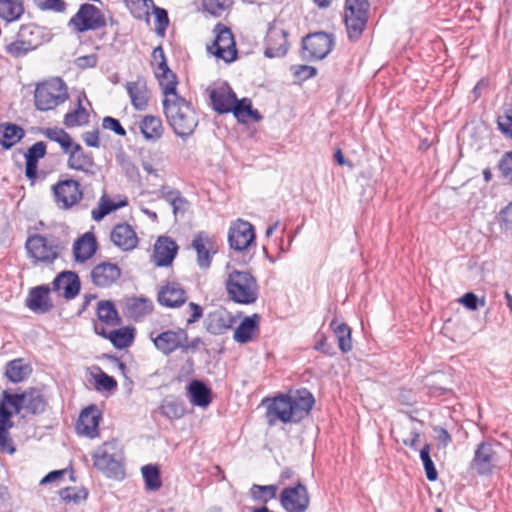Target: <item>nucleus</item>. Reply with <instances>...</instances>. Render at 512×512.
I'll list each match as a JSON object with an SVG mask.
<instances>
[{
    "label": "nucleus",
    "instance_id": "obj_7",
    "mask_svg": "<svg viewBox=\"0 0 512 512\" xmlns=\"http://www.w3.org/2000/svg\"><path fill=\"white\" fill-rule=\"evenodd\" d=\"M497 441H482L475 450L470 462V469L479 476H489L498 467L499 454L497 448L500 447Z\"/></svg>",
    "mask_w": 512,
    "mask_h": 512
},
{
    "label": "nucleus",
    "instance_id": "obj_17",
    "mask_svg": "<svg viewBox=\"0 0 512 512\" xmlns=\"http://www.w3.org/2000/svg\"><path fill=\"white\" fill-rule=\"evenodd\" d=\"M254 240L255 230L250 222L238 219L231 224L228 232V242L231 249L239 252L244 251Z\"/></svg>",
    "mask_w": 512,
    "mask_h": 512
},
{
    "label": "nucleus",
    "instance_id": "obj_24",
    "mask_svg": "<svg viewBox=\"0 0 512 512\" xmlns=\"http://www.w3.org/2000/svg\"><path fill=\"white\" fill-rule=\"evenodd\" d=\"M125 88L133 108L137 111L146 110L150 101V92L145 78L138 76L135 81L127 82Z\"/></svg>",
    "mask_w": 512,
    "mask_h": 512
},
{
    "label": "nucleus",
    "instance_id": "obj_61",
    "mask_svg": "<svg viewBox=\"0 0 512 512\" xmlns=\"http://www.w3.org/2000/svg\"><path fill=\"white\" fill-rule=\"evenodd\" d=\"M154 63V70H163V73H167V71H169V66L167 64L164 49L162 48L161 45L154 48L152 52V64Z\"/></svg>",
    "mask_w": 512,
    "mask_h": 512
},
{
    "label": "nucleus",
    "instance_id": "obj_8",
    "mask_svg": "<svg viewBox=\"0 0 512 512\" xmlns=\"http://www.w3.org/2000/svg\"><path fill=\"white\" fill-rule=\"evenodd\" d=\"M368 0H346L345 3V25L348 38L357 41L368 21Z\"/></svg>",
    "mask_w": 512,
    "mask_h": 512
},
{
    "label": "nucleus",
    "instance_id": "obj_16",
    "mask_svg": "<svg viewBox=\"0 0 512 512\" xmlns=\"http://www.w3.org/2000/svg\"><path fill=\"white\" fill-rule=\"evenodd\" d=\"M262 404L267 408L266 417L269 425H273L277 420L285 424L293 423L289 394H279L273 399L265 398Z\"/></svg>",
    "mask_w": 512,
    "mask_h": 512
},
{
    "label": "nucleus",
    "instance_id": "obj_37",
    "mask_svg": "<svg viewBox=\"0 0 512 512\" xmlns=\"http://www.w3.org/2000/svg\"><path fill=\"white\" fill-rule=\"evenodd\" d=\"M25 136L24 129L14 123L0 124V144L4 149H10Z\"/></svg>",
    "mask_w": 512,
    "mask_h": 512
},
{
    "label": "nucleus",
    "instance_id": "obj_34",
    "mask_svg": "<svg viewBox=\"0 0 512 512\" xmlns=\"http://www.w3.org/2000/svg\"><path fill=\"white\" fill-rule=\"evenodd\" d=\"M153 311V303L148 298L132 297L126 301V315L134 321L142 320Z\"/></svg>",
    "mask_w": 512,
    "mask_h": 512
},
{
    "label": "nucleus",
    "instance_id": "obj_47",
    "mask_svg": "<svg viewBox=\"0 0 512 512\" xmlns=\"http://www.w3.org/2000/svg\"><path fill=\"white\" fill-rule=\"evenodd\" d=\"M141 473L147 490L156 491L162 486L161 473L156 465H144Z\"/></svg>",
    "mask_w": 512,
    "mask_h": 512
},
{
    "label": "nucleus",
    "instance_id": "obj_57",
    "mask_svg": "<svg viewBox=\"0 0 512 512\" xmlns=\"http://www.w3.org/2000/svg\"><path fill=\"white\" fill-rule=\"evenodd\" d=\"M34 4L41 11H53L62 13L66 10V2L64 0H33Z\"/></svg>",
    "mask_w": 512,
    "mask_h": 512
},
{
    "label": "nucleus",
    "instance_id": "obj_46",
    "mask_svg": "<svg viewBox=\"0 0 512 512\" xmlns=\"http://www.w3.org/2000/svg\"><path fill=\"white\" fill-rule=\"evenodd\" d=\"M108 338L115 348H127L134 340V329L130 327H122L113 330L110 332Z\"/></svg>",
    "mask_w": 512,
    "mask_h": 512
},
{
    "label": "nucleus",
    "instance_id": "obj_14",
    "mask_svg": "<svg viewBox=\"0 0 512 512\" xmlns=\"http://www.w3.org/2000/svg\"><path fill=\"white\" fill-rule=\"evenodd\" d=\"M150 339L158 351L165 356H169L177 350L182 352V347L187 339V330L177 328L168 329L157 334L151 332Z\"/></svg>",
    "mask_w": 512,
    "mask_h": 512
},
{
    "label": "nucleus",
    "instance_id": "obj_59",
    "mask_svg": "<svg viewBox=\"0 0 512 512\" xmlns=\"http://www.w3.org/2000/svg\"><path fill=\"white\" fill-rule=\"evenodd\" d=\"M46 143L43 141L36 142L32 146H30L25 153V160L38 162L39 159L45 157L46 155Z\"/></svg>",
    "mask_w": 512,
    "mask_h": 512
},
{
    "label": "nucleus",
    "instance_id": "obj_28",
    "mask_svg": "<svg viewBox=\"0 0 512 512\" xmlns=\"http://www.w3.org/2000/svg\"><path fill=\"white\" fill-rule=\"evenodd\" d=\"M192 247L197 253V264L202 269H207L211 265V250L214 247V240L206 232L200 231L192 240Z\"/></svg>",
    "mask_w": 512,
    "mask_h": 512
},
{
    "label": "nucleus",
    "instance_id": "obj_60",
    "mask_svg": "<svg viewBox=\"0 0 512 512\" xmlns=\"http://www.w3.org/2000/svg\"><path fill=\"white\" fill-rule=\"evenodd\" d=\"M498 169L504 179L512 181V151L502 155L498 162Z\"/></svg>",
    "mask_w": 512,
    "mask_h": 512
},
{
    "label": "nucleus",
    "instance_id": "obj_10",
    "mask_svg": "<svg viewBox=\"0 0 512 512\" xmlns=\"http://www.w3.org/2000/svg\"><path fill=\"white\" fill-rule=\"evenodd\" d=\"M68 26L72 27L77 33L94 31L106 26V18L95 5L83 3L77 13L68 21Z\"/></svg>",
    "mask_w": 512,
    "mask_h": 512
},
{
    "label": "nucleus",
    "instance_id": "obj_12",
    "mask_svg": "<svg viewBox=\"0 0 512 512\" xmlns=\"http://www.w3.org/2000/svg\"><path fill=\"white\" fill-rule=\"evenodd\" d=\"M215 39L207 49L219 59L229 63L236 59L237 49L233 33L230 28L218 23L214 28Z\"/></svg>",
    "mask_w": 512,
    "mask_h": 512
},
{
    "label": "nucleus",
    "instance_id": "obj_52",
    "mask_svg": "<svg viewBox=\"0 0 512 512\" xmlns=\"http://www.w3.org/2000/svg\"><path fill=\"white\" fill-rule=\"evenodd\" d=\"M59 496L66 503L79 504L86 500L88 491L85 488L66 487L59 491Z\"/></svg>",
    "mask_w": 512,
    "mask_h": 512
},
{
    "label": "nucleus",
    "instance_id": "obj_31",
    "mask_svg": "<svg viewBox=\"0 0 512 512\" xmlns=\"http://www.w3.org/2000/svg\"><path fill=\"white\" fill-rule=\"evenodd\" d=\"M234 317L224 308L210 312L206 319V329L212 335H221L233 326Z\"/></svg>",
    "mask_w": 512,
    "mask_h": 512
},
{
    "label": "nucleus",
    "instance_id": "obj_53",
    "mask_svg": "<svg viewBox=\"0 0 512 512\" xmlns=\"http://www.w3.org/2000/svg\"><path fill=\"white\" fill-rule=\"evenodd\" d=\"M430 444H425L420 450V459L422 461L426 477L429 481H435L438 478V472L430 456Z\"/></svg>",
    "mask_w": 512,
    "mask_h": 512
},
{
    "label": "nucleus",
    "instance_id": "obj_43",
    "mask_svg": "<svg viewBox=\"0 0 512 512\" xmlns=\"http://www.w3.org/2000/svg\"><path fill=\"white\" fill-rule=\"evenodd\" d=\"M98 319L109 326L120 325L121 318L115 308V305L110 300H101L97 304Z\"/></svg>",
    "mask_w": 512,
    "mask_h": 512
},
{
    "label": "nucleus",
    "instance_id": "obj_38",
    "mask_svg": "<svg viewBox=\"0 0 512 512\" xmlns=\"http://www.w3.org/2000/svg\"><path fill=\"white\" fill-rule=\"evenodd\" d=\"M32 372L30 364L23 358L11 360L6 365L5 376L12 383H20L27 379Z\"/></svg>",
    "mask_w": 512,
    "mask_h": 512
},
{
    "label": "nucleus",
    "instance_id": "obj_36",
    "mask_svg": "<svg viewBox=\"0 0 512 512\" xmlns=\"http://www.w3.org/2000/svg\"><path fill=\"white\" fill-rule=\"evenodd\" d=\"M190 402L198 407H206L211 403V390L201 380L194 379L188 384Z\"/></svg>",
    "mask_w": 512,
    "mask_h": 512
},
{
    "label": "nucleus",
    "instance_id": "obj_22",
    "mask_svg": "<svg viewBox=\"0 0 512 512\" xmlns=\"http://www.w3.org/2000/svg\"><path fill=\"white\" fill-rule=\"evenodd\" d=\"M101 417V413L96 405H90L84 408L76 423L77 433L89 438L97 437Z\"/></svg>",
    "mask_w": 512,
    "mask_h": 512
},
{
    "label": "nucleus",
    "instance_id": "obj_45",
    "mask_svg": "<svg viewBox=\"0 0 512 512\" xmlns=\"http://www.w3.org/2000/svg\"><path fill=\"white\" fill-rule=\"evenodd\" d=\"M24 13V7L20 0H0V18L13 22Z\"/></svg>",
    "mask_w": 512,
    "mask_h": 512
},
{
    "label": "nucleus",
    "instance_id": "obj_63",
    "mask_svg": "<svg viewBox=\"0 0 512 512\" xmlns=\"http://www.w3.org/2000/svg\"><path fill=\"white\" fill-rule=\"evenodd\" d=\"M296 78L305 81L317 74V69L309 65H294L291 67Z\"/></svg>",
    "mask_w": 512,
    "mask_h": 512
},
{
    "label": "nucleus",
    "instance_id": "obj_30",
    "mask_svg": "<svg viewBox=\"0 0 512 512\" xmlns=\"http://www.w3.org/2000/svg\"><path fill=\"white\" fill-rule=\"evenodd\" d=\"M13 412L0 404V452L13 454L16 451L9 430L14 426Z\"/></svg>",
    "mask_w": 512,
    "mask_h": 512
},
{
    "label": "nucleus",
    "instance_id": "obj_48",
    "mask_svg": "<svg viewBox=\"0 0 512 512\" xmlns=\"http://www.w3.org/2000/svg\"><path fill=\"white\" fill-rule=\"evenodd\" d=\"M150 5L153 7V13L155 16V32L159 37H164L166 34V29L169 25L168 12L164 8L155 6L154 3H148L146 8H148ZM141 7L142 5L136 7L137 13L140 12L142 14ZM143 8L145 7L143 6Z\"/></svg>",
    "mask_w": 512,
    "mask_h": 512
},
{
    "label": "nucleus",
    "instance_id": "obj_41",
    "mask_svg": "<svg viewBox=\"0 0 512 512\" xmlns=\"http://www.w3.org/2000/svg\"><path fill=\"white\" fill-rule=\"evenodd\" d=\"M140 130L146 140L157 141L163 135L162 121L157 116L145 115L140 122Z\"/></svg>",
    "mask_w": 512,
    "mask_h": 512
},
{
    "label": "nucleus",
    "instance_id": "obj_15",
    "mask_svg": "<svg viewBox=\"0 0 512 512\" xmlns=\"http://www.w3.org/2000/svg\"><path fill=\"white\" fill-rule=\"evenodd\" d=\"M280 504L286 512H305L310 504L306 486L298 482L293 487L284 488L280 494Z\"/></svg>",
    "mask_w": 512,
    "mask_h": 512
},
{
    "label": "nucleus",
    "instance_id": "obj_20",
    "mask_svg": "<svg viewBox=\"0 0 512 512\" xmlns=\"http://www.w3.org/2000/svg\"><path fill=\"white\" fill-rule=\"evenodd\" d=\"M122 275L120 267L108 261L101 262L91 270V282L98 288H108L116 283Z\"/></svg>",
    "mask_w": 512,
    "mask_h": 512
},
{
    "label": "nucleus",
    "instance_id": "obj_13",
    "mask_svg": "<svg viewBox=\"0 0 512 512\" xmlns=\"http://www.w3.org/2000/svg\"><path fill=\"white\" fill-rule=\"evenodd\" d=\"M52 192L57 207L62 210L72 208L83 198L81 185L74 179L59 180L52 186Z\"/></svg>",
    "mask_w": 512,
    "mask_h": 512
},
{
    "label": "nucleus",
    "instance_id": "obj_49",
    "mask_svg": "<svg viewBox=\"0 0 512 512\" xmlns=\"http://www.w3.org/2000/svg\"><path fill=\"white\" fill-rule=\"evenodd\" d=\"M89 122V114L82 106L81 101H78L77 108L68 112L64 116V125L68 128L85 125Z\"/></svg>",
    "mask_w": 512,
    "mask_h": 512
},
{
    "label": "nucleus",
    "instance_id": "obj_64",
    "mask_svg": "<svg viewBox=\"0 0 512 512\" xmlns=\"http://www.w3.org/2000/svg\"><path fill=\"white\" fill-rule=\"evenodd\" d=\"M459 302L469 310H477L479 305H484V299L479 300L478 296L473 292L465 293L460 299Z\"/></svg>",
    "mask_w": 512,
    "mask_h": 512
},
{
    "label": "nucleus",
    "instance_id": "obj_58",
    "mask_svg": "<svg viewBox=\"0 0 512 512\" xmlns=\"http://www.w3.org/2000/svg\"><path fill=\"white\" fill-rule=\"evenodd\" d=\"M316 351H319L327 356H334L336 351L332 344L327 342V337L321 331L315 334V344L313 347Z\"/></svg>",
    "mask_w": 512,
    "mask_h": 512
},
{
    "label": "nucleus",
    "instance_id": "obj_19",
    "mask_svg": "<svg viewBox=\"0 0 512 512\" xmlns=\"http://www.w3.org/2000/svg\"><path fill=\"white\" fill-rule=\"evenodd\" d=\"M177 243L169 236H159L153 248L152 259L157 267L171 266L177 253Z\"/></svg>",
    "mask_w": 512,
    "mask_h": 512
},
{
    "label": "nucleus",
    "instance_id": "obj_56",
    "mask_svg": "<svg viewBox=\"0 0 512 512\" xmlns=\"http://www.w3.org/2000/svg\"><path fill=\"white\" fill-rule=\"evenodd\" d=\"M231 0H203V8L209 14L219 17L229 8Z\"/></svg>",
    "mask_w": 512,
    "mask_h": 512
},
{
    "label": "nucleus",
    "instance_id": "obj_6",
    "mask_svg": "<svg viewBox=\"0 0 512 512\" xmlns=\"http://www.w3.org/2000/svg\"><path fill=\"white\" fill-rule=\"evenodd\" d=\"M68 98L67 87L62 79L54 78L37 85L34 94L35 106L40 111H48Z\"/></svg>",
    "mask_w": 512,
    "mask_h": 512
},
{
    "label": "nucleus",
    "instance_id": "obj_9",
    "mask_svg": "<svg viewBox=\"0 0 512 512\" xmlns=\"http://www.w3.org/2000/svg\"><path fill=\"white\" fill-rule=\"evenodd\" d=\"M25 247L29 257L46 264L53 263L62 250L58 239H49L40 234L29 236Z\"/></svg>",
    "mask_w": 512,
    "mask_h": 512
},
{
    "label": "nucleus",
    "instance_id": "obj_55",
    "mask_svg": "<svg viewBox=\"0 0 512 512\" xmlns=\"http://www.w3.org/2000/svg\"><path fill=\"white\" fill-rule=\"evenodd\" d=\"M95 389L97 391H114L117 389V381L114 377L100 371L95 375Z\"/></svg>",
    "mask_w": 512,
    "mask_h": 512
},
{
    "label": "nucleus",
    "instance_id": "obj_21",
    "mask_svg": "<svg viewBox=\"0 0 512 512\" xmlns=\"http://www.w3.org/2000/svg\"><path fill=\"white\" fill-rule=\"evenodd\" d=\"M293 423H299L306 418L315 405V398L307 388L297 389L290 393Z\"/></svg>",
    "mask_w": 512,
    "mask_h": 512
},
{
    "label": "nucleus",
    "instance_id": "obj_3",
    "mask_svg": "<svg viewBox=\"0 0 512 512\" xmlns=\"http://www.w3.org/2000/svg\"><path fill=\"white\" fill-rule=\"evenodd\" d=\"M0 404L3 407L10 406L14 414H19L22 410L32 415L43 414L47 408V400L42 391L35 387H30L21 393H12L10 390H3L0 394Z\"/></svg>",
    "mask_w": 512,
    "mask_h": 512
},
{
    "label": "nucleus",
    "instance_id": "obj_62",
    "mask_svg": "<svg viewBox=\"0 0 512 512\" xmlns=\"http://www.w3.org/2000/svg\"><path fill=\"white\" fill-rule=\"evenodd\" d=\"M102 128L114 132L118 136H125L126 130L120 121L114 117L106 116L102 120Z\"/></svg>",
    "mask_w": 512,
    "mask_h": 512
},
{
    "label": "nucleus",
    "instance_id": "obj_11",
    "mask_svg": "<svg viewBox=\"0 0 512 512\" xmlns=\"http://www.w3.org/2000/svg\"><path fill=\"white\" fill-rule=\"evenodd\" d=\"M335 44L333 34L319 31L306 35L302 39V55L309 61L324 59Z\"/></svg>",
    "mask_w": 512,
    "mask_h": 512
},
{
    "label": "nucleus",
    "instance_id": "obj_44",
    "mask_svg": "<svg viewBox=\"0 0 512 512\" xmlns=\"http://www.w3.org/2000/svg\"><path fill=\"white\" fill-rule=\"evenodd\" d=\"M16 35L25 41L33 51L42 44V31L40 27L34 24L22 25Z\"/></svg>",
    "mask_w": 512,
    "mask_h": 512
},
{
    "label": "nucleus",
    "instance_id": "obj_26",
    "mask_svg": "<svg viewBox=\"0 0 512 512\" xmlns=\"http://www.w3.org/2000/svg\"><path fill=\"white\" fill-rule=\"evenodd\" d=\"M50 288L47 285H40L30 289L25 300L26 306L35 313H47L52 307V301L49 298Z\"/></svg>",
    "mask_w": 512,
    "mask_h": 512
},
{
    "label": "nucleus",
    "instance_id": "obj_51",
    "mask_svg": "<svg viewBox=\"0 0 512 512\" xmlns=\"http://www.w3.org/2000/svg\"><path fill=\"white\" fill-rule=\"evenodd\" d=\"M278 487L276 485H257L251 487V495L255 500L261 501L264 504L274 499L277 494Z\"/></svg>",
    "mask_w": 512,
    "mask_h": 512
},
{
    "label": "nucleus",
    "instance_id": "obj_50",
    "mask_svg": "<svg viewBox=\"0 0 512 512\" xmlns=\"http://www.w3.org/2000/svg\"><path fill=\"white\" fill-rule=\"evenodd\" d=\"M127 205V200L115 203L104 197L101 198L98 208L92 210V218L95 221L102 220L109 213L116 211Z\"/></svg>",
    "mask_w": 512,
    "mask_h": 512
},
{
    "label": "nucleus",
    "instance_id": "obj_25",
    "mask_svg": "<svg viewBox=\"0 0 512 512\" xmlns=\"http://www.w3.org/2000/svg\"><path fill=\"white\" fill-rule=\"evenodd\" d=\"M158 303L167 308H177L187 300V293L177 282H168L162 286L157 295Z\"/></svg>",
    "mask_w": 512,
    "mask_h": 512
},
{
    "label": "nucleus",
    "instance_id": "obj_35",
    "mask_svg": "<svg viewBox=\"0 0 512 512\" xmlns=\"http://www.w3.org/2000/svg\"><path fill=\"white\" fill-rule=\"evenodd\" d=\"M232 109L233 110H230V112L233 113L240 123H247L249 119L254 122H258L262 119L260 112L253 109L252 101L249 98L244 97L240 100L236 99Z\"/></svg>",
    "mask_w": 512,
    "mask_h": 512
},
{
    "label": "nucleus",
    "instance_id": "obj_18",
    "mask_svg": "<svg viewBox=\"0 0 512 512\" xmlns=\"http://www.w3.org/2000/svg\"><path fill=\"white\" fill-rule=\"evenodd\" d=\"M287 37L288 32L286 30L270 25L265 38L264 55L267 58L285 56L289 48Z\"/></svg>",
    "mask_w": 512,
    "mask_h": 512
},
{
    "label": "nucleus",
    "instance_id": "obj_39",
    "mask_svg": "<svg viewBox=\"0 0 512 512\" xmlns=\"http://www.w3.org/2000/svg\"><path fill=\"white\" fill-rule=\"evenodd\" d=\"M330 328L338 341V347L342 353H348L352 350L351 329L344 323L339 322L337 317H334L329 324Z\"/></svg>",
    "mask_w": 512,
    "mask_h": 512
},
{
    "label": "nucleus",
    "instance_id": "obj_29",
    "mask_svg": "<svg viewBox=\"0 0 512 512\" xmlns=\"http://www.w3.org/2000/svg\"><path fill=\"white\" fill-rule=\"evenodd\" d=\"M110 238L113 244L123 251L133 250L138 245V237L127 223L117 224L113 228Z\"/></svg>",
    "mask_w": 512,
    "mask_h": 512
},
{
    "label": "nucleus",
    "instance_id": "obj_54",
    "mask_svg": "<svg viewBox=\"0 0 512 512\" xmlns=\"http://www.w3.org/2000/svg\"><path fill=\"white\" fill-rule=\"evenodd\" d=\"M4 50L13 58L24 57L29 52L33 51L31 48L27 46L25 41H23L21 38H18L17 35L13 41L5 45Z\"/></svg>",
    "mask_w": 512,
    "mask_h": 512
},
{
    "label": "nucleus",
    "instance_id": "obj_40",
    "mask_svg": "<svg viewBox=\"0 0 512 512\" xmlns=\"http://www.w3.org/2000/svg\"><path fill=\"white\" fill-rule=\"evenodd\" d=\"M154 74L159 82L164 99L169 98L171 100L180 96L177 93V76L170 68L167 73H163V70H154Z\"/></svg>",
    "mask_w": 512,
    "mask_h": 512
},
{
    "label": "nucleus",
    "instance_id": "obj_5",
    "mask_svg": "<svg viewBox=\"0 0 512 512\" xmlns=\"http://www.w3.org/2000/svg\"><path fill=\"white\" fill-rule=\"evenodd\" d=\"M94 466L109 478L124 476L123 453L117 440L104 442L93 454Z\"/></svg>",
    "mask_w": 512,
    "mask_h": 512
},
{
    "label": "nucleus",
    "instance_id": "obj_23",
    "mask_svg": "<svg viewBox=\"0 0 512 512\" xmlns=\"http://www.w3.org/2000/svg\"><path fill=\"white\" fill-rule=\"evenodd\" d=\"M211 106L219 114L229 113L237 99L235 92L227 84L209 90Z\"/></svg>",
    "mask_w": 512,
    "mask_h": 512
},
{
    "label": "nucleus",
    "instance_id": "obj_32",
    "mask_svg": "<svg viewBox=\"0 0 512 512\" xmlns=\"http://www.w3.org/2000/svg\"><path fill=\"white\" fill-rule=\"evenodd\" d=\"M97 251L96 237L92 232H87L79 237L73 245L74 259L78 263H84Z\"/></svg>",
    "mask_w": 512,
    "mask_h": 512
},
{
    "label": "nucleus",
    "instance_id": "obj_4",
    "mask_svg": "<svg viewBox=\"0 0 512 512\" xmlns=\"http://www.w3.org/2000/svg\"><path fill=\"white\" fill-rule=\"evenodd\" d=\"M229 298L242 305H250L257 301L259 286L256 278L248 271L232 270L225 282Z\"/></svg>",
    "mask_w": 512,
    "mask_h": 512
},
{
    "label": "nucleus",
    "instance_id": "obj_1",
    "mask_svg": "<svg viewBox=\"0 0 512 512\" xmlns=\"http://www.w3.org/2000/svg\"><path fill=\"white\" fill-rule=\"evenodd\" d=\"M163 111L173 132L183 140L192 136L199 124V116L191 102L179 96L163 99Z\"/></svg>",
    "mask_w": 512,
    "mask_h": 512
},
{
    "label": "nucleus",
    "instance_id": "obj_33",
    "mask_svg": "<svg viewBox=\"0 0 512 512\" xmlns=\"http://www.w3.org/2000/svg\"><path fill=\"white\" fill-rule=\"evenodd\" d=\"M259 319L258 314L245 317L234 331V340L241 344L250 342L259 330Z\"/></svg>",
    "mask_w": 512,
    "mask_h": 512
},
{
    "label": "nucleus",
    "instance_id": "obj_27",
    "mask_svg": "<svg viewBox=\"0 0 512 512\" xmlns=\"http://www.w3.org/2000/svg\"><path fill=\"white\" fill-rule=\"evenodd\" d=\"M53 289L55 291L62 289V296L67 300H71L79 294L81 282L75 272L62 271L53 280Z\"/></svg>",
    "mask_w": 512,
    "mask_h": 512
},
{
    "label": "nucleus",
    "instance_id": "obj_42",
    "mask_svg": "<svg viewBox=\"0 0 512 512\" xmlns=\"http://www.w3.org/2000/svg\"><path fill=\"white\" fill-rule=\"evenodd\" d=\"M160 197L167 201L173 210V214L176 216L179 212H185L188 200L177 190L170 188L169 186L163 185L160 190Z\"/></svg>",
    "mask_w": 512,
    "mask_h": 512
},
{
    "label": "nucleus",
    "instance_id": "obj_2",
    "mask_svg": "<svg viewBox=\"0 0 512 512\" xmlns=\"http://www.w3.org/2000/svg\"><path fill=\"white\" fill-rule=\"evenodd\" d=\"M41 133L49 140L57 142L65 154H68L67 166L70 169L84 172L87 175L96 173V164L91 152L73 141L69 133L62 128H44Z\"/></svg>",
    "mask_w": 512,
    "mask_h": 512
}]
</instances>
